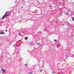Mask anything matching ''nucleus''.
<instances>
[{"instance_id": "7ed1b4c3", "label": "nucleus", "mask_w": 74, "mask_h": 74, "mask_svg": "<svg viewBox=\"0 0 74 74\" xmlns=\"http://www.w3.org/2000/svg\"><path fill=\"white\" fill-rule=\"evenodd\" d=\"M32 74V72H29L28 74Z\"/></svg>"}, {"instance_id": "f8f14e48", "label": "nucleus", "mask_w": 74, "mask_h": 74, "mask_svg": "<svg viewBox=\"0 0 74 74\" xmlns=\"http://www.w3.org/2000/svg\"><path fill=\"white\" fill-rule=\"evenodd\" d=\"M26 65H27V64H25V66H26Z\"/></svg>"}, {"instance_id": "f257e3e1", "label": "nucleus", "mask_w": 74, "mask_h": 74, "mask_svg": "<svg viewBox=\"0 0 74 74\" xmlns=\"http://www.w3.org/2000/svg\"><path fill=\"white\" fill-rule=\"evenodd\" d=\"M8 14H9V12H6L3 16V19H5L8 16Z\"/></svg>"}, {"instance_id": "9b49d317", "label": "nucleus", "mask_w": 74, "mask_h": 74, "mask_svg": "<svg viewBox=\"0 0 74 74\" xmlns=\"http://www.w3.org/2000/svg\"><path fill=\"white\" fill-rule=\"evenodd\" d=\"M55 42H57V40H55Z\"/></svg>"}, {"instance_id": "f03ea898", "label": "nucleus", "mask_w": 74, "mask_h": 74, "mask_svg": "<svg viewBox=\"0 0 74 74\" xmlns=\"http://www.w3.org/2000/svg\"><path fill=\"white\" fill-rule=\"evenodd\" d=\"M0 34H4V32H2L0 33Z\"/></svg>"}, {"instance_id": "2eb2a0df", "label": "nucleus", "mask_w": 74, "mask_h": 74, "mask_svg": "<svg viewBox=\"0 0 74 74\" xmlns=\"http://www.w3.org/2000/svg\"><path fill=\"white\" fill-rule=\"evenodd\" d=\"M13 46H14V47L15 46V45H14Z\"/></svg>"}, {"instance_id": "dca6fc26", "label": "nucleus", "mask_w": 74, "mask_h": 74, "mask_svg": "<svg viewBox=\"0 0 74 74\" xmlns=\"http://www.w3.org/2000/svg\"><path fill=\"white\" fill-rule=\"evenodd\" d=\"M40 71H42V70H41Z\"/></svg>"}, {"instance_id": "20e7f679", "label": "nucleus", "mask_w": 74, "mask_h": 74, "mask_svg": "<svg viewBox=\"0 0 74 74\" xmlns=\"http://www.w3.org/2000/svg\"><path fill=\"white\" fill-rule=\"evenodd\" d=\"M37 44H38V45H40V42H39L37 43Z\"/></svg>"}, {"instance_id": "4468645a", "label": "nucleus", "mask_w": 74, "mask_h": 74, "mask_svg": "<svg viewBox=\"0 0 74 74\" xmlns=\"http://www.w3.org/2000/svg\"><path fill=\"white\" fill-rule=\"evenodd\" d=\"M52 73H55V72H53Z\"/></svg>"}, {"instance_id": "9d476101", "label": "nucleus", "mask_w": 74, "mask_h": 74, "mask_svg": "<svg viewBox=\"0 0 74 74\" xmlns=\"http://www.w3.org/2000/svg\"><path fill=\"white\" fill-rule=\"evenodd\" d=\"M26 38L27 39H29V38H28V37H27Z\"/></svg>"}, {"instance_id": "ddd939ff", "label": "nucleus", "mask_w": 74, "mask_h": 74, "mask_svg": "<svg viewBox=\"0 0 74 74\" xmlns=\"http://www.w3.org/2000/svg\"><path fill=\"white\" fill-rule=\"evenodd\" d=\"M3 73H5V71H3Z\"/></svg>"}, {"instance_id": "423d86ee", "label": "nucleus", "mask_w": 74, "mask_h": 74, "mask_svg": "<svg viewBox=\"0 0 74 74\" xmlns=\"http://www.w3.org/2000/svg\"><path fill=\"white\" fill-rule=\"evenodd\" d=\"M19 36H21V33L19 34Z\"/></svg>"}, {"instance_id": "1a4fd4ad", "label": "nucleus", "mask_w": 74, "mask_h": 74, "mask_svg": "<svg viewBox=\"0 0 74 74\" xmlns=\"http://www.w3.org/2000/svg\"><path fill=\"white\" fill-rule=\"evenodd\" d=\"M1 71H4V69H1Z\"/></svg>"}, {"instance_id": "0eeeda50", "label": "nucleus", "mask_w": 74, "mask_h": 74, "mask_svg": "<svg viewBox=\"0 0 74 74\" xmlns=\"http://www.w3.org/2000/svg\"><path fill=\"white\" fill-rule=\"evenodd\" d=\"M57 47H59V45L57 44Z\"/></svg>"}, {"instance_id": "39448f33", "label": "nucleus", "mask_w": 74, "mask_h": 74, "mask_svg": "<svg viewBox=\"0 0 74 74\" xmlns=\"http://www.w3.org/2000/svg\"><path fill=\"white\" fill-rule=\"evenodd\" d=\"M72 19L73 21H74V18L73 17H72Z\"/></svg>"}, {"instance_id": "6e6552de", "label": "nucleus", "mask_w": 74, "mask_h": 74, "mask_svg": "<svg viewBox=\"0 0 74 74\" xmlns=\"http://www.w3.org/2000/svg\"><path fill=\"white\" fill-rule=\"evenodd\" d=\"M25 40H27V38H25Z\"/></svg>"}]
</instances>
